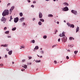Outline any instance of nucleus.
I'll use <instances>...</instances> for the list:
<instances>
[{
	"instance_id": "45",
	"label": "nucleus",
	"mask_w": 80,
	"mask_h": 80,
	"mask_svg": "<svg viewBox=\"0 0 80 80\" xmlns=\"http://www.w3.org/2000/svg\"><path fill=\"white\" fill-rule=\"evenodd\" d=\"M57 61H54V63H57Z\"/></svg>"
},
{
	"instance_id": "13",
	"label": "nucleus",
	"mask_w": 80,
	"mask_h": 80,
	"mask_svg": "<svg viewBox=\"0 0 80 80\" xmlns=\"http://www.w3.org/2000/svg\"><path fill=\"white\" fill-rule=\"evenodd\" d=\"M64 5H65V6H68V4L67 2H64L63 3Z\"/></svg>"
},
{
	"instance_id": "12",
	"label": "nucleus",
	"mask_w": 80,
	"mask_h": 80,
	"mask_svg": "<svg viewBox=\"0 0 80 80\" xmlns=\"http://www.w3.org/2000/svg\"><path fill=\"white\" fill-rule=\"evenodd\" d=\"M24 19H25L24 18H22L19 19V20L20 21H21V22H22L24 20Z\"/></svg>"
},
{
	"instance_id": "31",
	"label": "nucleus",
	"mask_w": 80,
	"mask_h": 80,
	"mask_svg": "<svg viewBox=\"0 0 80 80\" xmlns=\"http://www.w3.org/2000/svg\"><path fill=\"white\" fill-rule=\"evenodd\" d=\"M41 53H42V54H43L44 53V52H43V51H41L40 52Z\"/></svg>"
},
{
	"instance_id": "9",
	"label": "nucleus",
	"mask_w": 80,
	"mask_h": 80,
	"mask_svg": "<svg viewBox=\"0 0 80 80\" xmlns=\"http://www.w3.org/2000/svg\"><path fill=\"white\" fill-rule=\"evenodd\" d=\"M1 47H6L8 46V44H5V45H1Z\"/></svg>"
},
{
	"instance_id": "28",
	"label": "nucleus",
	"mask_w": 80,
	"mask_h": 80,
	"mask_svg": "<svg viewBox=\"0 0 80 80\" xmlns=\"http://www.w3.org/2000/svg\"><path fill=\"white\" fill-rule=\"evenodd\" d=\"M5 33H6V34H8L9 33V31H6L5 32Z\"/></svg>"
},
{
	"instance_id": "54",
	"label": "nucleus",
	"mask_w": 80,
	"mask_h": 80,
	"mask_svg": "<svg viewBox=\"0 0 80 80\" xmlns=\"http://www.w3.org/2000/svg\"><path fill=\"white\" fill-rule=\"evenodd\" d=\"M54 47H55V46L53 45L52 46V48H54Z\"/></svg>"
},
{
	"instance_id": "30",
	"label": "nucleus",
	"mask_w": 80,
	"mask_h": 80,
	"mask_svg": "<svg viewBox=\"0 0 80 80\" xmlns=\"http://www.w3.org/2000/svg\"><path fill=\"white\" fill-rule=\"evenodd\" d=\"M67 24L68 25V26H69V27H70V26H71V25H70V24L69 23H67Z\"/></svg>"
},
{
	"instance_id": "34",
	"label": "nucleus",
	"mask_w": 80,
	"mask_h": 80,
	"mask_svg": "<svg viewBox=\"0 0 80 80\" xmlns=\"http://www.w3.org/2000/svg\"><path fill=\"white\" fill-rule=\"evenodd\" d=\"M6 50L7 51H8V52L9 51V49L8 48H6Z\"/></svg>"
},
{
	"instance_id": "5",
	"label": "nucleus",
	"mask_w": 80,
	"mask_h": 80,
	"mask_svg": "<svg viewBox=\"0 0 80 80\" xmlns=\"http://www.w3.org/2000/svg\"><path fill=\"white\" fill-rule=\"evenodd\" d=\"M62 10L63 11H68V7H66L65 8H62Z\"/></svg>"
},
{
	"instance_id": "40",
	"label": "nucleus",
	"mask_w": 80,
	"mask_h": 80,
	"mask_svg": "<svg viewBox=\"0 0 80 80\" xmlns=\"http://www.w3.org/2000/svg\"><path fill=\"white\" fill-rule=\"evenodd\" d=\"M31 7H32V8H33L34 7V5H32Z\"/></svg>"
},
{
	"instance_id": "37",
	"label": "nucleus",
	"mask_w": 80,
	"mask_h": 80,
	"mask_svg": "<svg viewBox=\"0 0 80 80\" xmlns=\"http://www.w3.org/2000/svg\"><path fill=\"white\" fill-rule=\"evenodd\" d=\"M24 70H25V69H21V71H22V72H23V71H24Z\"/></svg>"
},
{
	"instance_id": "10",
	"label": "nucleus",
	"mask_w": 80,
	"mask_h": 80,
	"mask_svg": "<svg viewBox=\"0 0 80 80\" xmlns=\"http://www.w3.org/2000/svg\"><path fill=\"white\" fill-rule=\"evenodd\" d=\"M15 8V7L14 6H12L11 9L10 10V12H11V11H12V10H13V9H14Z\"/></svg>"
},
{
	"instance_id": "33",
	"label": "nucleus",
	"mask_w": 80,
	"mask_h": 80,
	"mask_svg": "<svg viewBox=\"0 0 80 80\" xmlns=\"http://www.w3.org/2000/svg\"><path fill=\"white\" fill-rule=\"evenodd\" d=\"M28 58H29V60L30 59H32V57H28Z\"/></svg>"
},
{
	"instance_id": "4",
	"label": "nucleus",
	"mask_w": 80,
	"mask_h": 80,
	"mask_svg": "<svg viewBox=\"0 0 80 80\" xmlns=\"http://www.w3.org/2000/svg\"><path fill=\"white\" fill-rule=\"evenodd\" d=\"M6 20H7V19L4 17H2L1 19V21L2 22H6Z\"/></svg>"
},
{
	"instance_id": "18",
	"label": "nucleus",
	"mask_w": 80,
	"mask_h": 80,
	"mask_svg": "<svg viewBox=\"0 0 80 80\" xmlns=\"http://www.w3.org/2000/svg\"><path fill=\"white\" fill-rule=\"evenodd\" d=\"M35 41L34 40H33L31 41V43H35Z\"/></svg>"
},
{
	"instance_id": "59",
	"label": "nucleus",
	"mask_w": 80,
	"mask_h": 80,
	"mask_svg": "<svg viewBox=\"0 0 80 80\" xmlns=\"http://www.w3.org/2000/svg\"><path fill=\"white\" fill-rule=\"evenodd\" d=\"M12 64H14V62H12Z\"/></svg>"
},
{
	"instance_id": "62",
	"label": "nucleus",
	"mask_w": 80,
	"mask_h": 80,
	"mask_svg": "<svg viewBox=\"0 0 80 80\" xmlns=\"http://www.w3.org/2000/svg\"><path fill=\"white\" fill-rule=\"evenodd\" d=\"M53 0V1H54V2H55V1H56V0Z\"/></svg>"
},
{
	"instance_id": "47",
	"label": "nucleus",
	"mask_w": 80,
	"mask_h": 80,
	"mask_svg": "<svg viewBox=\"0 0 80 80\" xmlns=\"http://www.w3.org/2000/svg\"><path fill=\"white\" fill-rule=\"evenodd\" d=\"M68 52H70V50L69 49L67 50Z\"/></svg>"
},
{
	"instance_id": "41",
	"label": "nucleus",
	"mask_w": 80,
	"mask_h": 80,
	"mask_svg": "<svg viewBox=\"0 0 80 80\" xmlns=\"http://www.w3.org/2000/svg\"><path fill=\"white\" fill-rule=\"evenodd\" d=\"M58 42H60V38H59L58 40Z\"/></svg>"
},
{
	"instance_id": "56",
	"label": "nucleus",
	"mask_w": 80,
	"mask_h": 80,
	"mask_svg": "<svg viewBox=\"0 0 80 80\" xmlns=\"http://www.w3.org/2000/svg\"><path fill=\"white\" fill-rule=\"evenodd\" d=\"M57 44H56V45H54V47H56V46H57Z\"/></svg>"
},
{
	"instance_id": "49",
	"label": "nucleus",
	"mask_w": 80,
	"mask_h": 80,
	"mask_svg": "<svg viewBox=\"0 0 80 80\" xmlns=\"http://www.w3.org/2000/svg\"><path fill=\"white\" fill-rule=\"evenodd\" d=\"M68 47H71L72 46V45L70 44H69L68 45Z\"/></svg>"
},
{
	"instance_id": "22",
	"label": "nucleus",
	"mask_w": 80,
	"mask_h": 80,
	"mask_svg": "<svg viewBox=\"0 0 80 80\" xmlns=\"http://www.w3.org/2000/svg\"><path fill=\"white\" fill-rule=\"evenodd\" d=\"M40 21L41 22H44V19H40Z\"/></svg>"
},
{
	"instance_id": "19",
	"label": "nucleus",
	"mask_w": 80,
	"mask_h": 80,
	"mask_svg": "<svg viewBox=\"0 0 80 80\" xmlns=\"http://www.w3.org/2000/svg\"><path fill=\"white\" fill-rule=\"evenodd\" d=\"M69 40H72V39L74 40V38L72 37H70L69 38Z\"/></svg>"
},
{
	"instance_id": "8",
	"label": "nucleus",
	"mask_w": 80,
	"mask_h": 80,
	"mask_svg": "<svg viewBox=\"0 0 80 80\" xmlns=\"http://www.w3.org/2000/svg\"><path fill=\"white\" fill-rule=\"evenodd\" d=\"M59 36L60 37H64L65 36V32H63L62 34V35H61V34H60Z\"/></svg>"
},
{
	"instance_id": "26",
	"label": "nucleus",
	"mask_w": 80,
	"mask_h": 80,
	"mask_svg": "<svg viewBox=\"0 0 80 80\" xmlns=\"http://www.w3.org/2000/svg\"><path fill=\"white\" fill-rule=\"evenodd\" d=\"M16 30V27H15L14 28H12V31H14V30Z\"/></svg>"
},
{
	"instance_id": "14",
	"label": "nucleus",
	"mask_w": 80,
	"mask_h": 80,
	"mask_svg": "<svg viewBox=\"0 0 80 80\" xmlns=\"http://www.w3.org/2000/svg\"><path fill=\"white\" fill-rule=\"evenodd\" d=\"M39 48L38 47V46H36L35 48H34V50H38V48Z\"/></svg>"
},
{
	"instance_id": "42",
	"label": "nucleus",
	"mask_w": 80,
	"mask_h": 80,
	"mask_svg": "<svg viewBox=\"0 0 80 80\" xmlns=\"http://www.w3.org/2000/svg\"><path fill=\"white\" fill-rule=\"evenodd\" d=\"M0 66H1V67H2V66H3V64H1Z\"/></svg>"
},
{
	"instance_id": "53",
	"label": "nucleus",
	"mask_w": 80,
	"mask_h": 80,
	"mask_svg": "<svg viewBox=\"0 0 80 80\" xmlns=\"http://www.w3.org/2000/svg\"><path fill=\"white\" fill-rule=\"evenodd\" d=\"M10 5V3H8V6H9V5Z\"/></svg>"
},
{
	"instance_id": "58",
	"label": "nucleus",
	"mask_w": 80,
	"mask_h": 80,
	"mask_svg": "<svg viewBox=\"0 0 80 80\" xmlns=\"http://www.w3.org/2000/svg\"><path fill=\"white\" fill-rule=\"evenodd\" d=\"M37 55L38 56V57H40V56L38 55Z\"/></svg>"
},
{
	"instance_id": "23",
	"label": "nucleus",
	"mask_w": 80,
	"mask_h": 80,
	"mask_svg": "<svg viewBox=\"0 0 80 80\" xmlns=\"http://www.w3.org/2000/svg\"><path fill=\"white\" fill-rule=\"evenodd\" d=\"M38 24L39 25H42V22L39 21L38 23Z\"/></svg>"
},
{
	"instance_id": "29",
	"label": "nucleus",
	"mask_w": 80,
	"mask_h": 80,
	"mask_svg": "<svg viewBox=\"0 0 80 80\" xmlns=\"http://www.w3.org/2000/svg\"><path fill=\"white\" fill-rule=\"evenodd\" d=\"M47 36H44L43 37V38L44 39H46V38H47Z\"/></svg>"
},
{
	"instance_id": "38",
	"label": "nucleus",
	"mask_w": 80,
	"mask_h": 80,
	"mask_svg": "<svg viewBox=\"0 0 80 80\" xmlns=\"http://www.w3.org/2000/svg\"><path fill=\"white\" fill-rule=\"evenodd\" d=\"M66 58L67 59H69V57H68V56H67Z\"/></svg>"
},
{
	"instance_id": "1",
	"label": "nucleus",
	"mask_w": 80,
	"mask_h": 80,
	"mask_svg": "<svg viewBox=\"0 0 80 80\" xmlns=\"http://www.w3.org/2000/svg\"><path fill=\"white\" fill-rule=\"evenodd\" d=\"M9 14V11L8 9H5L3 12L2 15L3 17H5L7 15H8Z\"/></svg>"
},
{
	"instance_id": "3",
	"label": "nucleus",
	"mask_w": 80,
	"mask_h": 80,
	"mask_svg": "<svg viewBox=\"0 0 80 80\" xmlns=\"http://www.w3.org/2000/svg\"><path fill=\"white\" fill-rule=\"evenodd\" d=\"M67 39L66 37H64L62 38V40L63 42H66Z\"/></svg>"
},
{
	"instance_id": "63",
	"label": "nucleus",
	"mask_w": 80,
	"mask_h": 80,
	"mask_svg": "<svg viewBox=\"0 0 80 80\" xmlns=\"http://www.w3.org/2000/svg\"><path fill=\"white\" fill-rule=\"evenodd\" d=\"M1 58H2V57H1L0 56V59H1Z\"/></svg>"
},
{
	"instance_id": "32",
	"label": "nucleus",
	"mask_w": 80,
	"mask_h": 80,
	"mask_svg": "<svg viewBox=\"0 0 80 80\" xmlns=\"http://www.w3.org/2000/svg\"><path fill=\"white\" fill-rule=\"evenodd\" d=\"M25 62V59H23L22 60V62Z\"/></svg>"
},
{
	"instance_id": "60",
	"label": "nucleus",
	"mask_w": 80,
	"mask_h": 80,
	"mask_svg": "<svg viewBox=\"0 0 80 80\" xmlns=\"http://www.w3.org/2000/svg\"><path fill=\"white\" fill-rule=\"evenodd\" d=\"M9 22H11V19L9 20Z\"/></svg>"
},
{
	"instance_id": "6",
	"label": "nucleus",
	"mask_w": 80,
	"mask_h": 80,
	"mask_svg": "<svg viewBox=\"0 0 80 80\" xmlns=\"http://www.w3.org/2000/svg\"><path fill=\"white\" fill-rule=\"evenodd\" d=\"M14 21L15 23H17V22H18V18L17 17L16 18H14Z\"/></svg>"
},
{
	"instance_id": "21",
	"label": "nucleus",
	"mask_w": 80,
	"mask_h": 80,
	"mask_svg": "<svg viewBox=\"0 0 80 80\" xmlns=\"http://www.w3.org/2000/svg\"><path fill=\"white\" fill-rule=\"evenodd\" d=\"M70 27H72V28H74V26L73 25V24H71L70 26Z\"/></svg>"
},
{
	"instance_id": "52",
	"label": "nucleus",
	"mask_w": 80,
	"mask_h": 80,
	"mask_svg": "<svg viewBox=\"0 0 80 80\" xmlns=\"http://www.w3.org/2000/svg\"><path fill=\"white\" fill-rule=\"evenodd\" d=\"M28 1L29 3H30V0H28Z\"/></svg>"
},
{
	"instance_id": "27",
	"label": "nucleus",
	"mask_w": 80,
	"mask_h": 80,
	"mask_svg": "<svg viewBox=\"0 0 80 80\" xmlns=\"http://www.w3.org/2000/svg\"><path fill=\"white\" fill-rule=\"evenodd\" d=\"M20 15L21 17H22L23 16V13L22 12H20Z\"/></svg>"
},
{
	"instance_id": "55",
	"label": "nucleus",
	"mask_w": 80,
	"mask_h": 80,
	"mask_svg": "<svg viewBox=\"0 0 80 80\" xmlns=\"http://www.w3.org/2000/svg\"><path fill=\"white\" fill-rule=\"evenodd\" d=\"M57 23L58 24H59V22H58Z\"/></svg>"
},
{
	"instance_id": "24",
	"label": "nucleus",
	"mask_w": 80,
	"mask_h": 80,
	"mask_svg": "<svg viewBox=\"0 0 80 80\" xmlns=\"http://www.w3.org/2000/svg\"><path fill=\"white\" fill-rule=\"evenodd\" d=\"M48 17H53V15L52 14H49Z\"/></svg>"
},
{
	"instance_id": "61",
	"label": "nucleus",
	"mask_w": 80,
	"mask_h": 80,
	"mask_svg": "<svg viewBox=\"0 0 80 80\" xmlns=\"http://www.w3.org/2000/svg\"><path fill=\"white\" fill-rule=\"evenodd\" d=\"M42 56H40V58H42Z\"/></svg>"
},
{
	"instance_id": "25",
	"label": "nucleus",
	"mask_w": 80,
	"mask_h": 80,
	"mask_svg": "<svg viewBox=\"0 0 80 80\" xmlns=\"http://www.w3.org/2000/svg\"><path fill=\"white\" fill-rule=\"evenodd\" d=\"M41 61L40 60H36V63H39V62H41Z\"/></svg>"
},
{
	"instance_id": "11",
	"label": "nucleus",
	"mask_w": 80,
	"mask_h": 80,
	"mask_svg": "<svg viewBox=\"0 0 80 80\" xmlns=\"http://www.w3.org/2000/svg\"><path fill=\"white\" fill-rule=\"evenodd\" d=\"M22 67L26 69L27 68V66L25 64L23 65H22Z\"/></svg>"
},
{
	"instance_id": "44",
	"label": "nucleus",
	"mask_w": 80,
	"mask_h": 80,
	"mask_svg": "<svg viewBox=\"0 0 80 80\" xmlns=\"http://www.w3.org/2000/svg\"><path fill=\"white\" fill-rule=\"evenodd\" d=\"M7 27H5L4 28V30H6L7 29Z\"/></svg>"
},
{
	"instance_id": "16",
	"label": "nucleus",
	"mask_w": 80,
	"mask_h": 80,
	"mask_svg": "<svg viewBox=\"0 0 80 80\" xmlns=\"http://www.w3.org/2000/svg\"><path fill=\"white\" fill-rule=\"evenodd\" d=\"M76 33H77V32H78V31L79 30V27H78L77 28H76Z\"/></svg>"
},
{
	"instance_id": "39",
	"label": "nucleus",
	"mask_w": 80,
	"mask_h": 80,
	"mask_svg": "<svg viewBox=\"0 0 80 80\" xmlns=\"http://www.w3.org/2000/svg\"><path fill=\"white\" fill-rule=\"evenodd\" d=\"M5 58H7V55H5Z\"/></svg>"
},
{
	"instance_id": "2",
	"label": "nucleus",
	"mask_w": 80,
	"mask_h": 80,
	"mask_svg": "<svg viewBox=\"0 0 80 80\" xmlns=\"http://www.w3.org/2000/svg\"><path fill=\"white\" fill-rule=\"evenodd\" d=\"M71 12L72 13H73L75 15H77V11L75 10H71Z\"/></svg>"
},
{
	"instance_id": "57",
	"label": "nucleus",
	"mask_w": 80,
	"mask_h": 80,
	"mask_svg": "<svg viewBox=\"0 0 80 80\" xmlns=\"http://www.w3.org/2000/svg\"><path fill=\"white\" fill-rule=\"evenodd\" d=\"M10 12L9 13L10 14H11V13H12V12L11 11H10Z\"/></svg>"
},
{
	"instance_id": "7",
	"label": "nucleus",
	"mask_w": 80,
	"mask_h": 80,
	"mask_svg": "<svg viewBox=\"0 0 80 80\" xmlns=\"http://www.w3.org/2000/svg\"><path fill=\"white\" fill-rule=\"evenodd\" d=\"M39 16L40 18H42L43 15H42V12H39Z\"/></svg>"
},
{
	"instance_id": "15",
	"label": "nucleus",
	"mask_w": 80,
	"mask_h": 80,
	"mask_svg": "<svg viewBox=\"0 0 80 80\" xmlns=\"http://www.w3.org/2000/svg\"><path fill=\"white\" fill-rule=\"evenodd\" d=\"M8 53L9 55H12V51H10L9 52H8Z\"/></svg>"
},
{
	"instance_id": "36",
	"label": "nucleus",
	"mask_w": 80,
	"mask_h": 80,
	"mask_svg": "<svg viewBox=\"0 0 80 80\" xmlns=\"http://www.w3.org/2000/svg\"><path fill=\"white\" fill-rule=\"evenodd\" d=\"M8 38H11V36L8 35Z\"/></svg>"
},
{
	"instance_id": "64",
	"label": "nucleus",
	"mask_w": 80,
	"mask_h": 80,
	"mask_svg": "<svg viewBox=\"0 0 80 80\" xmlns=\"http://www.w3.org/2000/svg\"><path fill=\"white\" fill-rule=\"evenodd\" d=\"M64 22H66V21H65V20L64 21Z\"/></svg>"
},
{
	"instance_id": "48",
	"label": "nucleus",
	"mask_w": 80,
	"mask_h": 80,
	"mask_svg": "<svg viewBox=\"0 0 80 80\" xmlns=\"http://www.w3.org/2000/svg\"><path fill=\"white\" fill-rule=\"evenodd\" d=\"M58 32V31L57 30H56V32H55L54 33V34H56V33Z\"/></svg>"
},
{
	"instance_id": "50",
	"label": "nucleus",
	"mask_w": 80,
	"mask_h": 80,
	"mask_svg": "<svg viewBox=\"0 0 80 80\" xmlns=\"http://www.w3.org/2000/svg\"><path fill=\"white\" fill-rule=\"evenodd\" d=\"M35 20V18H33V21H34V20Z\"/></svg>"
},
{
	"instance_id": "43",
	"label": "nucleus",
	"mask_w": 80,
	"mask_h": 80,
	"mask_svg": "<svg viewBox=\"0 0 80 80\" xmlns=\"http://www.w3.org/2000/svg\"><path fill=\"white\" fill-rule=\"evenodd\" d=\"M33 3H36V1H34L33 2Z\"/></svg>"
},
{
	"instance_id": "51",
	"label": "nucleus",
	"mask_w": 80,
	"mask_h": 80,
	"mask_svg": "<svg viewBox=\"0 0 80 80\" xmlns=\"http://www.w3.org/2000/svg\"><path fill=\"white\" fill-rule=\"evenodd\" d=\"M28 64V65H32V63L31 62L29 63Z\"/></svg>"
},
{
	"instance_id": "46",
	"label": "nucleus",
	"mask_w": 80,
	"mask_h": 80,
	"mask_svg": "<svg viewBox=\"0 0 80 80\" xmlns=\"http://www.w3.org/2000/svg\"><path fill=\"white\" fill-rule=\"evenodd\" d=\"M23 26H24V25H25V23L24 22H23Z\"/></svg>"
},
{
	"instance_id": "17",
	"label": "nucleus",
	"mask_w": 80,
	"mask_h": 80,
	"mask_svg": "<svg viewBox=\"0 0 80 80\" xmlns=\"http://www.w3.org/2000/svg\"><path fill=\"white\" fill-rule=\"evenodd\" d=\"M21 48H20V49H22V48H25V47L23 45H21Z\"/></svg>"
},
{
	"instance_id": "35",
	"label": "nucleus",
	"mask_w": 80,
	"mask_h": 80,
	"mask_svg": "<svg viewBox=\"0 0 80 80\" xmlns=\"http://www.w3.org/2000/svg\"><path fill=\"white\" fill-rule=\"evenodd\" d=\"M10 19L11 20H12V19H13V18H12V16H10Z\"/></svg>"
},
{
	"instance_id": "20",
	"label": "nucleus",
	"mask_w": 80,
	"mask_h": 80,
	"mask_svg": "<svg viewBox=\"0 0 80 80\" xmlns=\"http://www.w3.org/2000/svg\"><path fill=\"white\" fill-rule=\"evenodd\" d=\"M74 53L75 55H77V53H78V51H75L74 52Z\"/></svg>"
}]
</instances>
